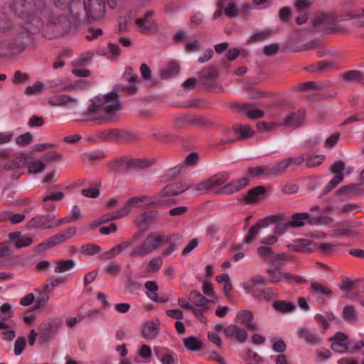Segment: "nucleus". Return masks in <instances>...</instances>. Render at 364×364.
<instances>
[{
    "label": "nucleus",
    "instance_id": "1",
    "mask_svg": "<svg viewBox=\"0 0 364 364\" xmlns=\"http://www.w3.org/2000/svg\"><path fill=\"white\" fill-rule=\"evenodd\" d=\"M9 10L14 15L21 19V30H16L7 34L10 41H0V58L17 55L26 49L36 47L33 36L41 31L43 25L36 14L47 13L48 6L44 0H11Z\"/></svg>",
    "mask_w": 364,
    "mask_h": 364
},
{
    "label": "nucleus",
    "instance_id": "2",
    "mask_svg": "<svg viewBox=\"0 0 364 364\" xmlns=\"http://www.w3.org/2000/svg\"><path fill=\"white\" fill-rule=\"evenodd\" d=\"M85 120L95 122L97 124H112L116 121V115L122 109L119 95L112 91L105 95H99L90 100Z\"/></svg>",
    "mask_w": 364,
    "mask_h": 364
},
{
    "label": "nucleus",
    "instance_id": "3",
    "mask_svg": "<svg viewBox=\"0 0 364 364\" xmlns=\"http://www.w3.org/2000/svg\"><path fill=\"white\" fill-rule=\"evenodd\" d=\"M48 6V11L46 14H36V16L40 17L43 23L41 28H44V31H50L52 32V36H57L66 33L71 27V22L65 13L57 14L55 11H50V6L46 1Z\"/></svg>",
    "mask_w": 364,
    "mask_h": 364
},
{
    "label": "nucleus",
    "instance_id": "4",
    "mask_svg": "<svg viewBox=\"0 0 364 364\" xmlns=\"http://www.w3.org/2000/svg\"><path fill=\"white\" fill-rule=\"evenodd\" d=\"M165 240L162 232H153L147 235L142 244L131 250L128 255L130 258L144 257L159 248Z\"/></svg>",
    "mask_w": 364,
    "mask_h": 364
},
{
    "label": "nucleus",
    "instance_id": "5",
    "mask_svg": "<svg viewBox=\"0 0 364 364\" xmlns=\"http://www.w3.org/2000/svg\"><path fill=\"white\" fill-rule=\"evenodd\" d=\"M191 187V186H186L182 183L168 184L156 194V203L161 206L173 205L176 203V200L173 197L185 192Z\"/></svg>",
    "mask_w": 364,
    "mask_h": 364
},
{
    "label": "nucleus",
    "instance_id": "6",
    "mask_svg": "<svg viewBox=\"0 0 364 364\" xmlns=\"http://www.w3.org/2000/svg\"><path fill=\"white\" fill-rule=\"evenodd\" d=\"M229 178L228 172H219L210 178L198 183L195 190L198 191L213 190L223 185Z\"/></svg>",
    "mask_w": 364,
    "mask_h": 364
},
{
    "label": "nucleus",
    "instance_id": "7",
    "mask_svg": "<svg viewBox=\"0 0 364 364\" xmlns=\"http://www.w3.org/2000/svg\"><path fill=\"white\" fill-rule=\"evenodd\" d=\"M106 0H87L86 1L87 19L98 20L105 14Z\"/></svg>",
    "mask_w": 364,
    "mask_h": 364
},
{
    "label": "nucleus",
    "instance_id": "8",
    "mask_svg": "<svg viewBox=\"0 0 364 364\" xmlns=\"http://www.w3.org/2000/svg\"><path fill=\"white\" fill-rule=\"evenodd\" d=\"M154 16V11H149L141 18L135 20V24L139 31L143 34H151L156 32L157 25L154 21H148V18Z\"/></svg>",
    "mask_w": 364,
    "mask_h": 364
},
{
    "label": "nucleus",
    "instance_id": "9",
    "mask_svg": "<svg viewBox=\"0 0 364 364\" xmlns=\"http://www.w3.org/2000/svg\"><path fill=\"white\" fill-rule=\"evenodd\" d=\"M296 334L299 338L303 339L308 345L316 346L321 343V338L316 331L309 327L302 326L299 328Z\"/></svg>",
    "mask_w": 364,
    "mask_h": 364
},
{
    "label": "nucleus",
    "instance_id": "10",
    "mask_svg": "<svg viewBox=\"0 0 364 364\" xmlns=\"http://www.w3.org/2000/svg\"><path fill=\"white\" fill-rule=\"evenodd\" d=\"M218 71L213 68H207L203 70L202 74V79L203 80L204 85L208 88L215 92L222 90V87L216 82L218 77Z\"/></svg>",
    "mask_w": 364,
    "mask_h": 364
},
{
    "label": "nucleus",
    "instance_id": "11",
    "mask_svg": "<svg viewBox=\"0 0 364 364\" xmlns=\"http://www.w3.org/2000/svg\"><path fill=\"white\" fill-rule=\"evenodd\" d=\"M249 183L250 179L247 177H242L223 186L219 190V193L225 195L233 194L245 188Z\"/></svg>",
    "mask_w": 364,
    "mask_h": 364
},
{
    "label": "nucleus",
    "instance_id": "12",
    "mask_svg": "<svg viewBox=\"0 0 364 364\" xmlns=\"http://www.w3.org/2000/svg\"><path fill=\"white\" fill-rule=\"evenodd\" d=\"M225 336L229 339H235L239 343H244L247 338V332L236 324H230L223 329Z\"/></svg>",
    "mask_w": 364,
    "mask_h": 364
},
{
    "label": "nucleus",
    "instance_id": "13",
    "mask_svg": "<svg viewBox=\"0 0 364 364\" xmlns=\"http://www.w3.org/2000/svg\"><path fill=\"white\" fill-rule=\"evenodd\" d=\"M55 218L54 215H41L31 219L27 224L28 228L50 229L55 226L51 225V221Z\"/></svg>",
    "mask_w": 364,
    "mask_h": 364
},
{
    "label": "nucleus",
    "instance_id": "14",
    "mask_svg": "<svg viewBox=\"0 0 364 364\" xmlns=\"http://www.w3.org/2000/svg\"><path fill=\"white\" fill-rule=\"evenodd\" d=\"M124 80L130 84V85L125 86L122 88L123 91L127 92L129 94H135L138 91V87L136 86L140 82L137 74L133 73L131 67H127L123 75Z\"/></svg>",
    "mask_w": 364,
    "mask_h": 364
},
{
    "label": "nucleus",
    "instance_id": "15",
    "mask_svg": "<svg viewBox=\"0 0 364 364\" xmlns=\"http://www.w3.org/2000/svg\"><path fill=\"white\" fill-rule=\"evenodd\" d=\"M305 112L299 109L296 112L288 114L279 125L285 127L298 128L301 126L304 122Z\"/></svg>",
    "mask_w": 364,
    "mask_h": 364
},
{
    "label": "nucleus",
    "instance_id": "16",
    "mask_svg": "<svg viewBox=\"0 0 364 364\" xmlns=\"http://www.w3.org/2000/svg\"><path fill=\"white\" fill-rule=\"evenodd\" d=\"M78 100L66 95H55L48 100L50 105L53 107H66L73 108L77 105Z\"/></svg>",
    "mask_w": 364,
    "mask_h": 364
},
{
    "label": "nucleus",
    "instance_id": "17",
    "mask_svg": "<svg viewBox=\"0 0 364 364\" xmlns=\"http://www.w3.org/2000/svg\"><path fill=\"white\" fill-rule=\"evenodd\" d=\"M68 11L74 19H80L82 16L87 18L86 1L73 0L64 13L67 14Z\"/></svg>",
    "mask_w": 364,
    "mask_h": 364
},
{
    "label": "nucleus",
    "instance_id": "18",
    "mask_svg": "<svg viewBox=\"0 0 364 364\" xmlns=\"http://www.w3.org/2000/svg\"><path fill=\"white\" fill-rule=\"evenodd\" d=\"M269 218H266L259 220L256 224L252 225L244 237L243 242L246 244H250L254 241L259 236L261 228H267L269 225Z\"/></svg>",
    "mask_w": 364,
    "mask_h": 364
},
{
    "label": "nucleus",
    "instance_id": "19",
    "mask_svg": "<svg viewBox=\"0 0 364 364\" xmlns=\"http://www.w3.org/2000/svg\"><path fill=\"white\" fill-rule=\"evenodd\" d=\"M310 218V215L308 213H296L292 215V220L289 222L288 226L291 228L302 227L305 224V221L309 220V223L312 225L319 223L318 218Z\"/></svg>",
    "mask_w": 364,
    "mask_h": 364
},
{
    "label": "nucleus",
    "instance_id": "20",
    "mask_svg": "<svg viewBox=\"0 0 364 364\" xmlns=\"http://www.w3.org/2000/svg\"><path fill=\"white\" fill-rule=\"evenodd\" d=\"M235 321L252 331L257 330L258 326L253 321V314L250 311L243 310L237 314Z\"/></svg>",
    "mask_w": 364,
    "mask_h": 364
},
{
    "label": "nucleus",
    "instance_id": "21",
    "mask_svg": "<svg viewBox=\"0 0 364 364\" xmlns=\"http://www.w3.org/2000/svg\"><path fill=\"white\" fill-rule=\"evenodd\" d=\"M133 244L132 241H126L115 245L107 252H104L100 255V259L103 260H109L114 258L122 251L131 247Z\"/></svg>",
    "mask_w": 364,
    "mask_h": 364
},
{
    "label": "nucleus",
    "instance_id": "22",
    "mask_svg": "<svg viewBox=\"0 0 364 364\" xmlns=\"http://www.w3.org/2000/svg\"><path fill=\"white\" fill-rule=\"evenodd\" d=\"M9 237L14 242L15 247L18 249L30 246L33 241L31 237L22 235L21 232H11Z\"/></svg>",
    "mask_w": 364,
    "mask_h": 364
},
{
    "label": "nucleus",
    "instance_id": "23",
    "mask_svg": "<svg viewBox=\"0 0 364 364\" xmlns=\"http://www.w3.org/2000/svg\"><path fill=\"white\" fill-rule=\"evenodd\" d=\"M159 331L160 328L157 323L153 321H149L144 324L141 334L144 338L152 340L159 335Z\"/></svg>",
    "mask_w": 364,
    "mask_h": 364
},
{
    "label": "nucleus",
    "instance_id": "24",
    "mask_svg": "<svg viewBox=\"0 0 364 364\" xmlns=\"http://www.w3.org/2000/svg\"><path fill=\"white\" fill-rule=\"evenodd\" d=\"M67 240L65 238L64 234L62 231L53 236L49 237L48 240L40 243L38 245V248L45 250L48 247H53L65 242Z\"/></svg>",
    "mask_w": 364,
    "mask_h": 364
},
{
    "label": "nucleus",
    "instance_id": "25",
    "mask_svg": "<svg viewBox=\"0 0 364 364\" xmlns=\"http://www.w3.org/2000/svg\"><path fill=\"white\" fill-rule=\"evenodd\" d=\"M266 188L263 186H258L253 188L250 189L245 198L247 203H255L259 201V197L264 194Z\"/></svg>",
    "mask_w": 364,
    "mask_h": 364
},
{
    "label": "nucleus",
    "instance_id": "26",
    "mask_svg": "<svg viewBox=\"0 0 364 364\" xmlns=\"http://www.w3.org/2000/svg\"><path fill=\"white\" fill-rule=\"evenodd\" d=\"M188 300L193 306L204 307L212 301L202 295L198 291L193 290L191 291Z\"/></svg>",
    "mask_w": 364,
    "mask_h": 364
},
{
    "label": "nucleus",
    "instance_id": "27",
    "mask_svg": "<svg viewBox=\"0 0 364 364\" xmlns=\"http://www.w3.org/2000/svg\"><path fill=\"white\" fill-rule=\"evenodd\" d=\"M247 171L250 175H251L252 177H272L271 166L267 165H262L256 167H249Z\"/></svg>",
    "mask_w": 364,
    "mask_h": 364
},
{
    "label": "nucleus",
    "instance_id": "28",
    "mask_svg": "<svg viewBox=\"0 0 364 364\" xmlns=\"http://www.w3.org/2000/svg\"><path fill=\"white\" fill-rule=\"evenodd\" d=\"M309 289L314 296L323 295L328 298L332 296L331 290L324 284L319 282H312Z\"/></svg>",
    "mask_w": 364,
    "mask_h": 364
},
{
    "label": "nucleus",
    "instance_id": "29",
    "mask_svg": "<svg viewBox=\"0 0 364 364\" xmlns=\"http://www.w3.org/2000/svg\"><path fill=\"white\" fill-rule=\"evenodd\" d=\"M273 308L282 314H287L293 311L296 306L295 305L289 301L278 300L272 304Z\"/></svg>",
    "mask_w": 364,
    "mask_h": 364
},
{
    "label": "nucleus",
    "instance_id": "30",
    "mask_svg": "<svg viewBox=\"0 0 364 364\" xmlns=\"http://www.w3.org/2000/svg\"><path fill=\"white\" fill-rule=\"evenodd\" d=\"M241 109L245 112V114L250 119H256L264 117V113L262 110L255 108L251 104H244L241 106Z\"/></svg>",
    "mask_w": 364,
    "mask_h": 364
},
{
    "label": "nucleus",
    "instance_id": "31",
    "mask_svg": "<svg viewBox=\"0 0 364 364\" xmlns=\"http://www.w3.org/2000/svg\"><path fill=\"white\" fill-rule=\"evenodd\" d=\"M184 346L189 350L197 351L203 349L202 342L193 336H191L183 339Z\"/></svg>",
    "mask_w": 364,
    "mask_h": 364
},
{
    "label": "nucleus",
    "instance_id": "32",
    "mask_svg": "<svg viewBox=\"0 0 364 364\" xmlns=\"http://www.w3.org/2000/svg\"><path fill=\"white\" fill-rule=\"evenodd\" d=\"M75 265L73 259H58L56 261V266L54 272L55 273H63L72 269Z\"/></svg>",
    "mask_w": 364,
    "mask_h": 364
},
{
    "label": "nucleus",
    "instance_id": "33",
    "mask_svg": "<svg viewBox=\"0 0 364 364\" xmlns=\"http://www.w3.org/2000/svg\"><path fill=\"white\" fill-rule=\"evenodd\" d=\"M345 80L349 82H358L364 84V75L359 70H350L343 74Z\"/></svg>",
    "mask_w": 364,
    "mask_h": 364
},
{
    "label": "nucleus",
    "instance_id": "34",
    "mask_svg": "<svg viewBox=\"0 0 364 364\" xmlns=\"http://www.w3.org/2000/svg\"><path fill=\"white\" fill-rule=\"evenodd\" d=\"M181 238H182L181 236L178 234H172V235H168L167 237H165V240L164 242V243L169 244L170 246L168 248L166 249L163 252V255L164 256H168L171 253H172L176 249V245H174L173 241L181 240Z\"/></svg>",
    "mask_w": 364,
    "mask_h": 364
},
{
    "label": "nucleus",
    "instance_id": "35",
    "mask_svg": "<svg viewBox=\"0 0 364 364\" xmlns=\"http://www.w3.org/2000/svg\"><path fill=\"white\" fill-rule=\"evenodd\" d=\"M179 72V65L175 62H171L166 68L161 72V77L163 79H168L177 75Z\"/></svg>",
    "mask_w": 364,
    "mask_h": 364
},
{
    "label": "nucleus",
    "instance_id": "36",
    "mask_svg": "<svg viewBox=\"0 0 364 364\" xmlns=\"http://www.w3.org/2000/svg\"><path fill=\"white\" fill-rule=\"evenodd\" d=\"M16 30H21V24L19 26H14L11 22L6 21L5 19L0 17V34L7 35L12 31H16Z\"/></svg>",
    "mask_w": 364,
    "mask_h": 364
},
{
    "label": "nucleus",
    "instance_id": "37",
    "mask_svg": "<svg viewBox=\"0 0 364 364\" xmlns=\"http://www.w3.org/2000/svg\"><path fill=\"white\" fill-rule=\"evenodd\" d=\"M289 259V255L286 253H278L272 255L271 257L269 262L270 264L277 269H281L284 264V262Z\"/></svg>",
    "mask_w": 364,
    "mask_h": 364
},
{
    "label": "nucleus",
    "instance_id": "38",
    "mask_svg": "<svg viewBox=\"0 0 364 364\" xmlns=\"http://www.w3.org/2000/svg\"><path fill=\"white\" fill-rule=\"evenodd\" d=\"M267 280L261 275H256L252 277L250 279L244 283L243 287L245 289L252 290L253 288L257 284H266Z\"/></svg>",
    "mask_w": 364,
    "mask_h": 364
},
{
    "label": "nucleus",
    "instance_id": "39",
    "mask_svg": "<svg viewBox=\"0 0 364 364\" xmlns=\"http://www.w3.org/2000/svg\"><path fill=\"white\" fill-rule=\"evenodd\" d=\"M237 132L238 134L237 139L243 140L254 135L255 132L252 129L251 127L248 124H241L236 126Z\"/></svg>",
    "mask_w": 364,
    "mask_h": 364
},
{
    "label": "nucleus",
    "instance_id": "40",
    "mask_svg": "<svg viewBox=\"0 0 364 364\" xmlns=\"http://www.w3.org/2000/svg\"><path fill=\"white\" fill-rule=\"evenodd\" d=\"M315 320L322 326L324 329H326L329 326V321H332L335 319V316L331 312H326L324 314H316L315 316Z\"/></svg>",
    "mask_w": 364,
    "mask_h": 364
},
{
    "label": "nucleus",
    "instance_id": "41",
    "mask_svg": "<svg viewBox=\"0 0 364 364\" xmlns=\"http://www.w3.org/2000/svg\"><path fill=\"white\" fill-rule=\"evenodd\" d=\"M139 202V206L140 207H156L160 206L156 203V194L153 197H150L148 196H137Z\"/></svg>",
    "mask_w": 364,
    "mask_h": 364
},
{
    "label": "nucleus",
    "instance_id": "42",
    "mask_svg": "<svg viewBox=\"0 0 364 364\" xmlns=\"http://www.w3.org/2000/svg\"><path fill=\"white\" fill-rule=\"evenodd\" d=\"M254 294L259 300L266 301L272 300L275 296L273 289L269 287L262 289L259 293L255 292Z\"/></svg>",
    "mask_w": 364,
    "mask_h": 364
},
{
    "label": "nucleus",
    "instance_id": "43",
    "mask_svg": "<svg viewBox=\"0 0 364 364\" xmlns=\"http://www.w3.org/2000/svg\"><path fill=\"white\" fill-rule=\"evenodd\" d=\"M325 156L322 155L305 156L306 166L309 168L319 166L324 161Z\"/></svg>",
    "mask_w": 364,
    "mask_h": 364
},
{
    "label": "nucleus",
    "instance_id": "44",
    "mask_svg": "<svg viewBox=\"0 0 364 364\" xmlns=\"http://www.w3.org/2000/svg\"><path fill=\"white\" fill-rule=\"evenodd\" d=\"M132 207H140L138 197H132L129 198L124 205L120 208L124 217L131 212Z\"/></svg>",
    "mask_w": 364,
    "mask_h": 364
},
{
    "label": "nucleus",
    "instance_id": "45",
    "mask_svg": "<svg viewBox=\"0 0 364 364\" xmlns=\"http://www.w3.org/2000/svg\"><path fill=\"white\" fill-rule=\"evenodd\" d=\"M286 159L277 162L274 166L271 167L272 176H279L285 173L288 168Z\"/></svg>",
    "mask_w": 364,
    "mask_h": 364
},
{
    "label": "nucleus",
    "instance_id": "46",
    "mask_svg": "<svg viewBox=\"0 0 364 364\" xmlns=\"http://www.w3.org/2000/svg\"><path fill=\"white\" fill-rule=\"evenodd\" d=\"M223 132L224 136L225 137V142L232 143L235 141H240L239 139H237L238 134L236 126L232 128H225Z\"/></svg>",
    "mask_w": 364,
    "mask_h": 364
},
{
    "label": "nucleus",
    "instance_id": "47",
    "mask_svg": "<svg viewBox=\"0 0 364 364\" xmlns=\"http://www.w3.org/2000/svg\"><path fill=\"white\" fill-rule=\"evenodd\" d=\"M46 168V164L41 160L31 161L28 167L29 173H38L43 171Z\"/></svg>",
    "mask_w": 364,
    "mask_h": 364
},
{
    "label": "nucleus",
    "instance_id": "48",
    "mask_svg": "<svg viewBox=\"0 0 364 364\" xmlns=\"http://www.w3.org/2000/svg\"><path fill=\"white\" fill-rule=\"evenodd\" d=\"M225 15L229 18H235L239 16L240 10L235 2H230L223 11Z\"/></svg>",
    "mask_w": 364,
    "mask_h": 364
},
{
    "label": "nucleus",
    "instance_id": "49",
    "mask_svg": "<svg viewBox=\"0 0 364 364\" xmlns=\"http://www.w3.org/2000/svg\"><path fill=\"white\" fill-rule=\"evenodd\" d=\"M101 247L93 243H87L81 247V252L87 255H93L100 252Z\"/></svg>",
    "mask_w": 364,
    "mask_h": 364
},
{
    "label": "nucleus",
    "instance_id": "50",
    "mask_svg": "<svg viewBox=\"0 0 364 364\" xmlns=\"http://www.w3.org/2000/svg\"><path fill=\"white\" fill-rule=\"evenodd\" d=\"M123 217H124V215H123L122 213L121 212L120 209H119L114 213H108V214L104 215L101 216L100 218H99L98 219L100 220V223L103 224V223H108V222L114 220L119 219Z\"/></svg>",
    "mask_w": 364,
    "mask_h": 364
},
{
    "label": "nucleus",
    "instance_id": "51",
    "mask_svg": "<svg viewBox=\"0 0 364 364\" xmlns=\"http://www.w3.org/2000/svg\"><path fill=\"white\" fill-rule=\"evenodd\" d=\"M271 34H272V32L268 30L256 33L249 38L248 43H255V42L264 41L269 36H271Z\"/></svg>",
    "mask_w": 364,
    "mask_h": 364
},
{
    "label": "nucleus",
    "instance_id": "52",
    "mask_svg": "<svg viewBox=\"0 0 364 364\" xmlns=\"http://www.w3.org/2000/svg\"><path fill=\"white\" fill-rule=\"evenodd\" d=\"M343 317L345 320L353 321L356 320V313L352 305L346 306L343 310Z\"/></svg>",
    "mask_w": 364,
    "mask_h": 364
},
{
    "label": "nucleus",
    "instance_id": "53",
    "mask_svg": "<svg viewBox=\"0 0 364 364\" xmlns=\"http://www.w3.org/2000/svg\"><path fill=\"white\" fill-rule=\"evenodd\" d=\"M163 348H154V353L157 355V357L160 359L162 364H173L174 363V358L171 354H165L160 357L161 351L163 350Z\"/></svg>",
    "mask_w": 364,
    "mask_h": 364
},
{
    "label": "nucleus",
    "instance_id": "54",
    "mask_svg": "<svg viewBox=\"0 0 364 364\" xmlns=\"http://www.w3.org/2000/svg\"><path fill=\"white\" fill-rule=\"evenodd\" d=\"M64 193L61 191L58 192H54V191H50L48 194L45 196L43 198V202L47 203L50 200L52 201H60L63 199L64 198Z\"/></svg>",
    "mask_w": 364,
    "mask_h": 364
},
{
    "label": "nucleus",
    "instance_id": "55",
    "mask_svg": "<svg viewBox=\"0 0 364 364\" xmlns=\"http://www.w3.org/2000/svg\"><path fill=\"white\" fill-rule=\"evenodd\" d=\"M105 269L106 272L108 273L109 274L115 276L120 272L121 266L118 262L113 261V262L108 263L105 267Z\"/></svg>",
    "mask_w": 364,
    "mask_h": 364
},
{
    "label": "nucleus",
    "instance_id": "56",
    "mask_svg": "<svg viewBox=\"0 0 364 364\" xmlns=\"http://www.w3.org/2000/svg\"><path fill=\"white\" fill-rule=\"evenodd\" d=\"M26 341L25 337H19L16 339L14 344V354L16 355H21L26 347Z\"/></svg>",
    "mask_w": 364,
    "mask_h": 364
},
{
    "label": "nucleus",
    "instance_id": "57",
    "mask_svg": "<svg viewBox=\"0 0 364 364\" xmlns=\"http://www.w3.org/2000/svg\"><path fill=\"white\" fill-rule=\"evenodd\" d=\"M163 264V259L160 257H156L151 259L149 264V270L150 272H158Z\"/></svg>",
    "mask_w": 364,
    "mask_h": 364
},
{
    "label": "nucleus",
    "instance_id": "58",
    "mask_svg": "<svg viewBox=\"0 0 364 364\" xmlns=\"http://www.w3.org/2000/svg\"><path fill=\"white\" fill-rule=\"evenodd\" d=\"M43 88L44 85L42 82H36L33 85L27 87L25 90V93L28 95H36L41 92L43 90Z\"/></svg>",
    "mask_w": 364,
    "mask_h": 364
},
{
    "label": "nucleus",
    "instance_id": "59",
    "mask_svg": "<svg viewBox=\"0 0 364 364\" xmlns=\"http://www.w3.org/2000/svg\"><path fill=\"white\" fill-rule=\"evenodd\" d=\"M267 273L270 276L269 281L271 282L277 283L284 280V272H276L273 269H268Z\"/></svg>",
    "mask_w": 364,
    "mask_h": 364
},
{
    "label": "nucleus",
    "instance_id": "60",
    "mask_svg": "<svg viewBox=\"0 0 364 364\" xmlns=\"http://www.w3.org/2000/svg\"><path fill=\"white\" fill-rule=\"evenodd\" d=\"M344 169L345 163L341 160L335 161L331 167V171L332 173L335 174V176L343 175L342 172Z\"/></svg>",
    "mask_w": 364,
    "mask_h": 364
},
{
    "label": "nucleus",
    "instance_id": "61",
    "mask_svg": "<svg viewBox=\"0 0 364 364\" xmlns=\"http://www.w3.org/2000/svg\"><path fill=\"white\" fill-rule=\"evenodd\" d=\"M1 314H3V319L7 320L11 318L14 315L11 305L9 303H4L0 307Z\"/></svg>",
    "mask_w": 364,
    "mask_h": 364
},
{
    "label": "nucleus",
    "instance_id": "62",
    "mask_svg": "<svg viewBox=\"0 0 364 364\" xmlns=\"http://www.w3.org/2000/svg\"><path fill=\"white\" fill-rule=\"evenodd\" d=\"M29 75L27 73H21L20 70H16L14 73V79L12 80L14 84H21L28 81Z\"/></svg>",
    "mask_w": 364,
    "mask_h": 364
},
{
    "label": "nucleus",
    "instance_id": "63",
    "mask_svg": "<svg viewBox=\"0 0 364 364\" xmlns=\"http://www.w3.org/2000/svg\"><path fill=\"white\" fill-rule=\"evenodd\" d=\"M284 280H287L289 283L299 284L306 282V279L303 277L294 275L291 273L284 272Z\"/></svg>",
    "mask_w": 364,
    "mask_h": 364
},
{
    "label": "nucleus",
    "instance_id": "64",
    "mask_svg": "<svg viewBox=\"0 0 364 364\" xmlns=\"http://www.w3.org/2000/svg\"><path fill=\"white\" fill-rule=\"evenodd\" d=\"M33 135L30 132H26L18 136L16 139V143L20 146H26L31 143Z\"/></svg>",
    "mask_w": 364,
    "mask_h": 364
}]
</instances>
